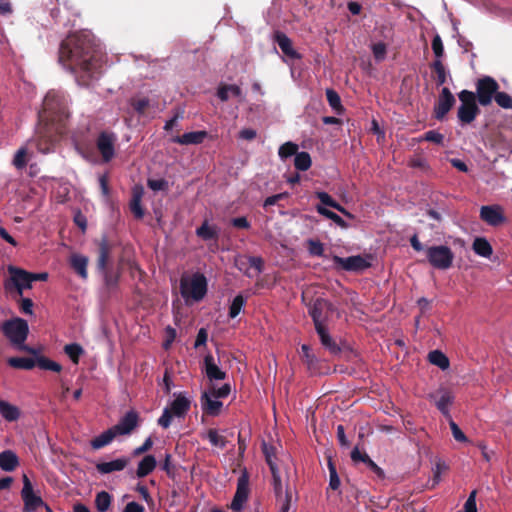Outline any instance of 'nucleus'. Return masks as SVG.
<instances>
[{
	"mask_svg": "<svg viewBox=\"0 0 512 512\" xmlns=\"http://www.w3.org/2000/svg\"><path fill=\"white\" fill-rule=\"evenodd\" d=\"M70 265L82 279H87L88 258L86 256L73 254L70 259Z\"/></svg>",
	"mask_w": 512,
	"mask_h": 512,
	"instance_id": "obj_30",
	"label": "nucleus"
},
{
	"mask_svg": "<svg viewBox=\"0 0 512 512\" xmlns=\"http://www.w3.org/2000/svg\"><path fill=\"white\" fill-rule=\"evenodd\" d=\"M249 494V476L246 470L240 475L237 481V489L231 502V509L239 512L243 508Z\"/></svg>",
	"mask_w": 512,
	"mask_h": 512,
	"instance_id": "obj_15",
	"label": "nucleus"
},
{
	"mask_svg": "<svg viewBox=\"0 0 512 512\" xmlns=\"http://www.w3.org/2000/svg\"><path fill=\"white\" fill-rule=\"evenodd\" d=\"M425 253L428 263L435 269L447 270L453 265L454 253L446 245L426 247Z\"/></svg>",
	"mask_w": 512,
	"mask_h": 512,
	"instance_id": "obj_9",
	"label": "nucleus"
},
{
	"mask_svg": "<svg viewBox=\"0 0 512 512\" xmlns=\"http://www.w3.org/2000/svg\"><path fill=\"white\" fill-rule=\"evenodd\" d=\"M230 95L240 97L242 95L241 88L238 85L221 83L217 89V97L222 102H226Z\"/></svg>",
	"mask_w": 512,
	"mask_h": 512,
	"instance_id": "obj_31",
	"label": "nucleus"
},
{
	"mask_svg": "<svg viewBox=\"0 0 512 512\" xmlns=\"http://www.w3.org/2000/svg\"><path fill=\"white\" fill-rule=\"evenodd\" d=\"M315 331L319 336L321 345L328 350L330 354L338 355L341 353V348L330 335L328 327H320L315 329Z\"/></svg>",
	"mask_w": 512,
	"mask_h": 512,
	"instance_id": "obj_23",
	"label": "nucleus"
},
{
	"mask_svg": "<svg viewBox=\"0 0 512 512\" xmlns=\"http://www.w3.org/2000/svg\"><path fill=\"white\" fill-rule=\"evenodd\" d=\"M231 392V386L230 384H224L219 388H216L214 386L211 387V389L208 391L214 398H226Z\"/></svg>",
	"mask_w": 512,
	"mask_h": 512,
	"instance_id": "obj_59",
	"label": "nucleus"
},
{
	"mask_svg": "<svg viewBox=\"0 0 512 512\" xmlns=\"http://www.w3.org/2000/svg\"><path fill=\"white\" fill-rule=\"evenodd\" d=\"M351 460L354 462V463H358V462H363L365 463L366 465H368L369 463V460H372L368 454L366 452H361L359 450L358 447H355L352 451H351Z\"/></svg>",
	"mask_w": 512,
	"mask_h": 512,
	"instance_id": "obj_62",
	"label": "nucleus"
},
{
	"mask_svg": "<svg viewBox=\"0 0 512 512\" xmlns=\"http://www.w3.org/2000/svg\"><path fill=\"white\" fill-rule=\"evenodd\" d=\"M472 248L477 255L485 258H489L493 253L491 244L483 237L476 238Z\"/></svg>",
	"mask_w": 512,
	"mask_h": 512,
	"instance_id": "obj_37",
	"label": "nucleus"
},
{
	"mask_svg": "<svg viewBox=\"0 0 512 512\" xmlns=\"http://www.w3.org/2000/svg\"><path fill=\"white\" fill-rule=\"evenodd\" d=\"M191 407V401L185 396L184 393L175 395V399L171 402L168 407L175 417H184Z\"/></svg>",
	"mask_w": 512,
	"mask_h": 512,
	"instance_id": "obj_24",
	"label": "nucleus"
},
{
	"mask_svg": "<svg viewBox=\"0 0 512 512\" xmlns=\"http://www.w3.org/2000/svg\"><path fill=\"white\" fill-rule=\"evenodd\" d=\"M2 333L10 341L11 345L31 355H37V349L25 344L29 334V326L25 319L15 317L2 323Z\"/></svg>",
	"mask_w": 512,
	"mask_h": 512,
	"instance_id": "obj_3",
	"label": "nucleus"
},
{
	"mask_svg": "<svg viewBox=\"0 0 512 512\" xmlns=\"http://www.w3.org/2000/svg\"><path fill=\"white\" fill-rule=\"evenodd\" d=\"M208 290V282L204 274L195 272L191 277L182 276L180 279V293L186 302L189 300L201 301Z\"/></svg>",
	"mask_w": 512,
	"mask_h": 512,
	"instance_id": "obj_5",
	"label": "nucleus"
},
{
	"mask_svg": "<svg viewBox=\"0 0 512 512\" xmlns=\"http://www.w3.org/2000/svg\"><path fill=\"white\" fill-rule=\"evenodd\" d=\"M103 275L104 285L108 291H114L118 287L120 273L115 272L110 268L99 270Z\"/></svg>",
	"mask_w": 512,
	"mask_h": 512,
	"instance_id": "obj_36",
	"label": "nucleus"
},
{
	"mask_svg": "<svg viewBox=\"0 0 512 512\" xmlns=\"http://www.w3.org/2000/svg\"><path fill=\"white\" fill-rule=\"evenodd\" d=\"M302 361L305 364L307 371L309 372L310 375L323 374L322 362L314 353H312L311 355H306V358H304Z\"/></svg>",
	"mask_w": 512,
	"mask_h": 512,
	"instance_id": "obj_38",
	"label": "nucleus"
},
{
	"mask_svg": "<svg viewBox=\"0 0 512 512\" xmlns=\"http://www.w3.org/2000/svg\"><path fill=\"white\" fill-rule=\"evenodd\" d=\"M312 164L311 156L308 152H297L294 158V166L297 170L307 171Z\"/></svg>",
	"mask_w": 512,
	"mask_h": 512,
	"instance_id": "obj_47",
	"label": "nucleus"
},
{
	"mask_svg": "<svg viewBox=\"0 0 512 512\" xmlns=\"http://www.w3.org/2000/svg\"><path fill=\"white\" fill-rule=\"evenodd\" d=\"M153 443L154 442H153L152 437L146 438L145 441L142 443V445L136 447L132 451V455L134 457H137V456L145 454L146 452H148L153 447Z\"/></svg>",
	"mask_w": 512,
	"mask_h": 512,
	"instance_id": "obj_61",
	"label": "nucleus"
},
{
	"mask_svg": "<svg viewBox=\"0 0 512 512\" xmlns=\"http://www.w3.org/2000/svg\"><path fill=\"white\" fill-rule=\"evenodd\" d=\"M456 100L449 88H442L438 99L434 105L433 117L439 121H442L448 112L455 105Z\"/></svg>",
	"mask_w": 512,
	"mask_h": 512,
	"instance_id": "obj_11",
	"label": "nucleus"
},
{
	"mask_svg": "<svg viewBox=\"0 0 512 512\" xmlns=\"http://www.w3.org/2000/svg\"><path fill=\"white\" fill-rule=\"evenodd\" d=\"M326 98L330 105V107L337 113L341 114L343 112V106L341 104V99L339 94L333 89L326 90Z\"/></svg>",
	"mask_w": 512,
	"mask_h": 512,
	"instance_id": "obj_48",
	"label": "nucleus"
},
{
	"mask_svg": "<svg viewBox=\"0 0 512 512\" xmlns=\"http://www.w3.org/2000/svg\"><path fill=\"white\" fill-rule=\"evenodd\" d=\"M142 191H134L129 207L134 217L138 220L142 219L145 215V210L141 205Z\"/></svg>",
	"mask_w": 512,
	"mask_h": 512,
	"instance_id": "obj_39",
	"label": "nucleus"
},
{
	"mask_svg": "<svg viewBox=\"0 0 512 512\" xmlns=\"http://www.w3.org/2000/svg\"><path fill=\"white\" fill-rule=\"evenodd\" d=\"M112 251V244L107 240L106 237H103L98 245V259H97V268L98 270H105V268H109L110 255Z\"/></svg>",
	"mask_w": 512,
	"mask_h": 512,
	"instance_id": "obj_25",
	"label": "nucleus"
},
{
	"mask_svg": "<svg viewBox=\"0 0 512 512\" xmlns=\"http://www.w3.org/2000/svg\"><path fill=\"white\" fill-rule=\"evenodd\" d=\"M35 358H28V357H10L7 359V364L14 368V369H21V370H31L35 366H38L42 370H49L56 373H60L62 371V366L43 356L39 355L37 352V355H34Z\"/></svg>",
	"mask_w": 512,
	"mask_h": 512,
	"instance_id": "obj_6",
	"label": "nucleus"
},
{
	"mask_svg": "<svg viewBox=\"0 0 512 512\" xmlns=\"http://www.w3.org/2000/svg\"><path fill=\"white\" fill-rule=\"evenodd\" d=\"M245 303H246V300L241 294L235 296V298L233 299V301L229 307V313H228L229 317L236 318L239 315V313L241 312Z\"/></svg>",
	"mask_w": 512,
	"mask_h": 512,
	"instance_id": "obj_54",
	"label": "nucleus"
},
{
	"mask_svg": "<svg viewBox=\"0 0 512 512\" xmlns=\"http://www.w3.org/2000/svg\"><path fill=\"white\" fill-rule=\"evenodd\" d=\"M68 117L69 111L65 97L57 91H49L43 100L42 110L38 112L39 123L55 127V132L60 133Z\"/></svg>",
	"mask_w": 512,
	"mask_h": 512,
	"instance_id": "obj_2",
	"label": "nucleus"
},
{
	"mask_svg": "<svg viewBox=\"0 0 512 512\" xmlns=\"http://www.w3.org/2000/svg\"><path fill=\"white\" fill-rule=\"evenodd\" d=\"M196 235L204 241L215 240L219 238V231L216 226H210L207 221L196 229Z\"/></svg>",
	"mask_w": 512,
	"mask_h": 512,
	"instance_id": "obj_34",
	"label": "nucleus"
},
{
	"mask_svg": "<svg viewBox=\"0 0 512 512\" xmlns=\"http://www.w3.org/2000/svg\"><path fill=\"white\" fill-rule=\"evenodd\" d=\"M20 415L21 411L17 406L2 400V418L6 421L14 422L20 418Z\"/></svg>",
	"mask_w": 512,
	"mask_h": 512,
	"instance_id": "obj_42",
	"label": "nucleus"
},
{
	"mask_svg": "<svg viewBox=\"0 0 512 512\" xmlns=\"http://www.w3.org/2000/svg\"><path fill=\"white\" fill-rule=\"evenodd\" d=\"M316 197L320 200L321 204L326 205L328 207H331V208L339 211L344 216H346L350 219L355 218L353 214H351L340 203H338L336 200H334L327 192H324V191L316 192Z\"/></svg>",
	"mask_w": 512,
	"mask_h": 512,
	"instance_id": "obj_28",
	"label": "nucleus"
},
{
	"mask_svg": "<svg viewBox=\"0 0 512 512\" xmlns=\"http://www.w3.org/2000/svg\"><path fill=\"white\" fill-rule=\"evenodd\" d=\"M333 262L337 268L349 272H361L371 266V264L360 255L349 256L346 258L335 255L333 256Z\"/></svg>",
	"mask_w": 512,
	"mask_h": 512,
	"instance_id": "obj_13",
	"label": "nucleus"
},
{
	"mask_svg": "<svg viewBox=\"0 0 512 512\" xmlns=\"http://www.w3.org/2000/svg\"><path fill=\"white\" fill-rule=\"evenodd\" d=\"M291 499L292 493L289 484L287 483L285 488V496L276 498V503L277 506L279 507L278 512H289L291 507Z\"/></svg>",
	"mask_w": 512,
	"mask_h": 512,
	"instance_id": "obj_51",
	"label": "nucleus"
},
{
	"mask_svg": "<svg viewBox=\"0 0 512 512\" xmlns=\"http://www.w3.org/2000/svg\"><path fill=\"white\" fill-rule=\"evenodd\" d=\"M130 104L131 106L133 107V109L138 113V114H144L146 109L149 107L150 105V101L148 98L146 97H143V98H132L130 100Z\"/></svg>",
	"mask_w": 512,
	"mask_h": 512,
	"instance_id": "obj_57",
	"label": "nucleus"
},
{
	"mask_svg": "<svg viewBox=\"0 0 512 512\" xmlns=\"http://www.w3.org/2000/svg\"><path fill=\"white\" fill-rule=\"evenodd\" d=\"M117 137L114 133L101 132L97 138L96 146L104 162H110L115 155Z\"/></svg>",
	"mask_w": 512,
	"mask_h": 512,
	"instance_id": "obj_14",
	"label": "nucleus"
},
{
	"mask_svg": "<svg viewBox=\"0 0 512 512\" xmlns=\"http://www.w3.org/2000/svg\"><path fill=\"white\" fill-rule=\"evenodd\" d=\"M262 452L265 456V460L270 468V471L278 469L276 460V448L266 442L262 443Z\"/></svg>",
	"mask_w": 512,
	"mask_h": 512,
	"instance_id": "obj_45",
	"label": "nucleus"
},
{
	"mask_svg": "<svg viewBox=\"0 0 512 512\" xmlns=\"http://www.w3.org/2000/svg\"><path fill=\"white\" fill-rule=\"evenodd\" d=\"M139 424V415L136 411L130 410L123 417L120 418L118 423L112 427L114 432L119 435H129Z\"/></svg>",
	"mask_w": 512,
	"mask_h": 512,
	"instance_id": "obj_16",
	"label": "nucleus"
},
{
	"mask_svg": "<svg viewBox=\"0 0 512 512\" xmlns=\"http://www.w3.org/2000/svg\"><path fill=\"white\" fill-rule=\"evenodd\" d=\"M46 131L43 132L40 130L38 133L40 134L39 139L36 143L37 150L43 154H47L51 151L53 146V140L51 136V131H55V127L45 126Z\"/></svg>",
	"mask_w": 512,
	"mask_h": 512,
	"instance_id": "obj_29",
	"label": "nucleus"
},
{
	"mask_svg": "<svg viewBox=\"0 0 512 512\" xmlns=\"http://www.w3.org/2000/svg\"><path fill=\"white\" fill-rule=\"evenodd\" d=\"M476 495H477V491L476 490H473L469 494V496H468V498H467V500H466V502L464 504V511L465 512H477Z\"/></svg>",
	"mask_w": 512,
	"mask_h": 512,
	"instance_id": "obj_64",
	"label": "nucleus"
},
{
	"mask_svg": "<svg viewBox=\"0 0 512 512\" xmlns=\"http://www.w3.org/2000/svg\"><path fill=\"white\" fill-rule=\"evenodd\" d=\"M18 307L21 314L33 315L34 302L30 297H26L25 294L21 296H15L10 298Z\"/></svg>",
	"mask_w": 512,
	"mask_h": 512,
	"instance_id": "obj_35",
	"label": "nucleus"
},
{
	"mask_svg": "<svg viewBox=\"0 0 512 512\" xmlns=\"http://www.w3.org/2000/svg\"><path fill=\"white\" fill-rule=\"evenodd\" d=\"M112 503V496L106 492L101 491L96 494L95 506L99 512H106Z\"/></svg>",
	"mask_w": 512,
	"mask_h": 512,
	"instance_id": "obj_46",
	"label": "nucleus"
},
{
	"mask_svg": "<svg viewBox=\"0 0 512 512\" xmlns=\"http://www.w3.org/2000/svg\"><path fill=\"white\" fill-rule=\"evenodd\" d=\"M8 276L4 280V290L8 298L24 295L28 290L33 288L29 271L8 265Z\"/></svg>",
	"mask_w": 512,
	"mask_h": 512,
	"instance_id": "obj_4",
	"label": "nucleus"
},
{
	"mask_svg": "<svg viewBox=\"0 0 512 512\" xmlns=\"http://www.w3.org/2000/svg\"><path fill=\"white\" fill-rule=\"evenodd\" d=\"M64 352L74 364H78L80 356L84 353V350L79 344L71 343L64 346Z\"/></svg>",
	"mask_w": 512,
	"mask_h": 512,
	"instance_id": "obj_49",
	"label": "nucleus"
},
{
	"mask_svg": "<svg viewBox=\"0 0 512 512\" xmlns=\"http://www.w3.org/2000/svg\"><path fill=\"white\" fill-rule=\"evenodd\" d=\"M204 368L206 376L210 381L224 380L227 376L226 373L217 366L211 354H207L204 357Z\"/></svg>",
	"mask_w": 512,
	"mask_h": 512,
	"instance_id": "obj_26",
	"label": "nucleus"
},
{
	"mask_svg": "<svg viewBox=\"0 0 512 512\" xmlns=\"http://www.w3.org/2000/svg\"><path fill=\"white\" fill-rule=\"evenodd\" d=\"M28 162V150L26 147L19 148L12 160V164L18 170H21L26 167Z\"/></svg>",
	"mask_w": 512,
	"mask_h": 512,
	"instance_id": "obj_50",
	"label": "nucleus"
},
{
	"mask_svg": "<svg viewBox=\"0 0 512 512\" xmlns=\"http://www.w3.org/2000/svg\"><path fill=\"white\" fill-rule=\"evenodd\" d=\"M428 360L431 364L439 367L442 370H446L450 366L448 357L440 350L430 351L428 354Z\"/></svg>",
	"mask_w": 512,
	"mask_h": 512,
	"instance_id": "obj_40",
	"label": "nucleus"
},
{
	"mask_svg": "<svg viewBox=\"0 0 512 512\" xmlns=\"http://www.w3.org/2000/svg\"><path fill=\"white\" fill-rule=\"evenodd\" d=\"M157 467V460L154 455H145L138 463L136 469V476L138 478H144L151 474Z\"/></svg>",
	"mask_w": 512,
	"mask_h": 512,
	"instance_id": "obj_27",
	"label": "nucleus"
},
{
	"mask_svg": "<svg viewBox=\"0 0 512 512\" xmlns=\"http://www.w3.org/2000/svg\"><path fill=\"white\" fill-rule=\"evenodd\" d=\"M454 396L445 391L441 394V396L436 400L435 404L438 410L446 417H450L449 406L453 403Z\"/></svg>",
	"mask_w": 512,
	"mask_h": 512,
	"instance_id": "obj_41",
	"label": "nucleus"
},
{
	"mask_svg": "<svg viewBox=\"0 0 512 512\" xmlns=\"http://www.w3.org/2000/svg\"><path fill=\"white\" fill-rule=\"evenodd\" d=\"M432 50L436 56V60L432 64H441L440 58L443 56L444 48L439 35H435L432 40Z\"/></svg>",
	"mask_w": 512,
	"mask_h": 512,
	"instance_id": "obj_56",
	"label": "nucleus"
},
{
	"mask_svg": "<svg viewBox=\"0 0 512 512\" xmlns=\"http://www.w3.org/2000/svg\"><path fill=\"white\" fill-rule=\"evenodd\" d=\"M480 219L493 227H497L505 222L503 210L498 205L482 206L480 209Z\"/></svg>",
	"mask_w": 512,
	"mask_h": 512,
	"instance_id": "obj_17",
	"label": "nucleus"
},
{
	"mask_svg": "<svg viewBox=\"0 0 512 512\" xmlns=\"http://www.w3.org/2000/svg\"><path fill=\"white\" fill-rule=\"evenodd\" d=\"M316 211L320 215L326 217L327 219L332 220L335 224H337L339 227H341L343 229H347L349 227V225L347 224V222L345 220H343V218H341L338 214L325 208L322 205H317Z\"/></svg>",
	"mask_w": 512,
	"mask_h": 512,
	"instance_id": "obj_43",
	"label": "nucleus"
},
{
	"mask_svg": "<svg viewBox=\"0 0 512 512\" xmlns=\"http://www.w3.org/2000/svg\"><path fill=\"white\" fill-rule=\"evenodd\" d=\"M58 59L62 64H99L103 61V52L93 35L79 31L69 34L61 41Z\"/></svg>",
	"mask_w": 512,
	"mask_h": 512,
	"instance_id": "obj_1",
	"label": "nucleus"
},
{
	"mask_svg": "<svg viewBox=\"0 0 512 512\" xmlns=\"http://www.w3.org/2000/svg\"><path fill=\"white\" fill-rule=\"evenodd\" d=\"M67 70L75 75L76 81L79 85L89 86L94 79H97L98 76H95L94 68L96 66H65Z\"/></svg>",
	"mask_w": 512,
	"mask_h": 512,
	"instance_id": "obj_18",
	"label": "nucleus"
},
{
	"mask_svg": "<svg viewBox=\"0 0 512 512\" xmlns=\"http://www.w3.org/2000/svg\"><path fill=\"white\" fill-rule=\"evenodd\" d=\"M130 463V458L121 457L109 462H99L96 464V470L98 473L105 475L116 471L124 470Z\"/></svg>",
	"mask_w": 512,
	"mask_h": 512,
	"instance_id": "obj_21",
	"label": "nucleus"
},
{
	"mask_svg": "<svg viewBox=\"0 0 512 512\" xmlns=\"http://www.w3.org/2000/svg\"><path fill=\"white\" fill-rule=\"evenodd\" d=\"M499 85L495 79L486 76L479 79L476 84V99L482 106H487L492 102L493 96L498 92Z\"/></svg>",
	"mask_w": 512,
	"mask_h": 512,
	"instance_id": "obj_10",
	"label": "nucleus"
},
{
	"mask_svg": "<svg viewBox=\"0 0 512 512\" xmlns=\"http://www.w3.org/2000/svg\"><path fill=\"white\" fill-rule=\"evenodd\" d=\"M21 496L24 502L25 512H34L39 507L45 505L42 498L34 493L32 484L25 474L23 475V488L21 491Z\"/></svg>",
	"mask_w": 512,
	"mask_h": 512,
	"instance_id": "obj_12",
	"label": "nucleus"
},
{
	"mask_svg": "<svg viewBox=\"0 0 512 512\" xmlns=\"http://www.w3.org/2000/svg\"><path fill=\"white\" fill-rule=\"evenodd\" d=\"M496 103L504 109H512V97L506 92H497L494 96Z\"/></svg>",
	"mask_w": 512,
	"mask_h": 512,
	"instance_id": "obj_58",
	"label": "nucleus"
},
{
	"mask_svg": "<svg viewBox=\"0 0 512 512\" xmlns=\"http://www.w3.org/2000/svg\"><path fill=\"white\" fill-rule=\"evenodd\" d=\"M20 465L19 457L12 450L2 451V471L12 472Z\"/></svg>",
	"mask_w": 512,
	"mask_h": 512,
	"instance_id": "obj_32",
	"label": "nucleus"
},
{
	"mask_svg": "<svg viewBox=\"0 0 512 512\" xmlns=\"http://www.w3.org/2000/svg\"><path fill=\"white\" fill-rule=\"evenodd\" d=\"M335 310V306L324 298H316L308 304V314L312 318L315 329L327 327V323Z\"/></svg>",
	"mask_w": 512,
	"mask_h": 512,
	"instance_id": "obj_8",
	"label": "nucleus"
},
{
	"mask_svg": "<svg viewBox=\"0 0 512 512\" xmlns=\"http://www.w3.org/2000/svg\"><path fill=\"white\" fill-rule=\"evenodd\" d=\"M298 152V145L293 142H286L279 148L278 154L281 159H286L293 155L296 156Z\"/></svg>",
	"mask_w": 512,
	"mask_h": 512,
	"instance_id": "obj_55",
	"label": "nucleus"
},
{
	"mask_svg": "<svg viewBox=\"0 0 512 512\" xmlns=\"http://www.w3.org/2000/svg\"><path fill=\"white\" fill-rule=\"evenodd\" d=\"M117 436L114 430L111 428L107 429L99 436L93 438L91 440V447L95 450H99L107 445H109Z\"/></svg>",
	"mask_w": 512,
	"mask_h": 512,
	"instance_id": "obj_33",
	"label": "nucleus"
},
{
	"mask_svg": "<svg viewBox=\"0 0 512 512\" xmlns=\"http://www.w3.org/2000/svg\"><path fill=\"white\" fill-rule=\"evenodd\" d=\"M202 437L207 438L212 446L220 449H224L228 443L227 439L220 435L217 429L214 428H210Z\"/></svg>",
	"mask_w": 512,
	"mask_h": 512,
	"instance_id": "obj_44",
	"label": "nucleus"
},
{
	"mask_svg": "<svg viewBox=\"0 0 512 512\" xmlns=\"http://www.w3.org/2000/svg\"><path fill=\"white\" fill-rule=\"evenodd\" d=\"M271 474H272V480H273L272 484H273V490H274L275 497L277 498V497L285 496L286 486L284 487L282 484L279 469L272 470Z\"/></svg>",
	"mask_w": 512,
	"mask_h": 512,
	"instance_id": "obj_53",
	"label": "nucleus"
},
{
	"mask_svg": "<svg viewBox=\"0 0 512 512\" xmlns=\"http://www.w3.org/2000/svg\"><path fill=\"white\" fill-rule=\"evenodd\" d=\"M460 106L458 107L457 117L461 125L471 124L480 114V108L477 105V99L474 92L462 90L458 93Z\"/></svg>",
	"mask_w": 512,
	"mask_h": 512,
	"instance_id": "obj_7",
	"label": "nucleus"
},
{
	"mask_svg": "<svg viewBox=\"0 0 512 512\" xmlns=\"http://www.w3.org/2000/svg\"><path fill=\"white\" fill-rule=\"evenodd\" d=\"M147 186L153 191H164L168 188V182L165 179H149Z\"/></svg>",
	"mask_w": 512,
	"mask_h": 512,
	"instance_id": "obj_63",
	"label": "nucleus"
},
{
	"mask_svg": "<svg viewBox=\"0 0 512 512\" xmlns=\"http://www.w3.org/2000/svg\"><path fill=\"white\" fill-rule=\"evenodd\" d=\"M421 140H425V141H428V142H432V143L441 145L443 143V140H444V135L439 133L438 131L429 130V131H427L423 135Z\"/></svg>",
	"mask_w": 512,
	"mask_h": 512,
	"instance_id": "obj_60",
	"label": "nucleus"
},
{
	"mask_svg": "<svg viewBox=\"0 0 512 512\" xmlns=\"http://www.w3.org/2000/svg\"><path fill=\"white\" fill-rule=\"evenodd\" d=\"M208 133L204 130L187 132L182 135H176L171 138V141L180 145H198L203 143L207 138Z\"/></svg>",
	"mask_w": 512,
	"mask_h": 512,
	"instance_id": "obj_20",
	"label": "nucleus"
},
{
	"mask_svg": "<svg viewBox=\"0 0 512 512\" xmlns=\"http://www.w3.org/2000/svg\"><path fill=\"white\" fill-rule=\"evenodd\" d=\"M214 397L207 391L203 392L200 398L201 407L205 414L209 416H218L220 414L223 403L219 400H214Z\"/></svg>",
	"mask_w": 512,
	"mask_h": 512,
	"instance_id": "obj_22",
	"label": "nucleus"
},
{
	"mask_svg": "<svg viewBox=\"0 0 512 512\" xmlns=\"http://www.w3.org/2000/svg\"><path fill=\"white\" fill-rule=\"evenodd\" d=\"M274 40L286 57L291 60L300 58V54L294 49L291 39L285 33L277 31Z\"/></svg>",
	"mask_w": 512,
	"mask_h": 512,
	"instance_id": "obj_19",
	"label": "nucleus"
},
{
	"mask_svg": "<svg viewBox=\"0 0 512 512\" xmlns=\"http://www.w3.org/2000/svg\"><path fill=\"white\" fill-rule=\"evenodd\" d=\"M327 465L329 470V488L332 490H337L340 487V478L331 457L328 458Z\"/></svg>",
	"mask_w": 512,
	"mask_h": 512,
	"instance_id": "obj_52",
	"label": "nucleus"
}]
</instances>
